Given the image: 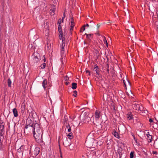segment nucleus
Instances as JSON below:
<instances>
[{
	"label": "nucleus",
	"mask_w": 158,
	"mask_h": 158,
	"mask_svg": "<svg viewBox=\"0 0 158 158\" xmlns=\"http://www.w3.org/2000/svg\"><path fill=\"white\" fill-rule=\"evenodd\" d=\"M35 127V129L34 128L32 131L33 135L36 141L40 143L43 142L42 137L43 132L40 125H37Z\"/></svg>",
	"instance_id": "nucleus-1"
},
{
	"label": "nucleus",
	"mask_w": 158,
	"mask_h": 158,
	"mask_svg": "<svg viewBox=\"0 0 158 158\" xmlns=\"http://www.w3.org/2000/svg\"><path fill=\"white\" fill-rule=\"evenodd\" d=\"M37 125H39V124L35 123L32 121L31 120L27 119L26 122V125L25 127V129H27V131H29L30 130H32V131H34V129L36 128L35 126Z\"/></svg>",
	"instance_id": "nucleus-2"
},
{
	"label": "nucleus",
	"mask_w": 158,
	"mask_h": 158,
	"mask_svg": "<svg viewBox=\"0 0 158 158\" xmlns=\"http://www.w3.org/2000/svg\"><path fill=\"white\" fill-rule=\"evenodd\" d=\"M63 145L65 147L69 146L71 144V140L68 139L67 137L63 138Z\"/></svg>",
	"instance_id": "nucleus-3"
},
{
	"label": "nucleus",
	"mask_w": 158,
	"mask_h": 158,
	"mask_svg": "<svg viewBox=\"0 0 158 158\" xmlns=\"http://www.w3.org/2000/svg\"><path fill=\"white\" fill-rule=\"evenodd\" d=\"M133 107L135 108L136 110L138 111H141L143 112V107L141 106H140L138 104H135L133 105Z\"/></svg>",
	"instance_id": "nucleus-4"
},
{
	"label": "nucleus",
	"mask_w": 158,
	"mask_h": 158,
	"mask_svg": "<svg viewBox=\"0 0 158 158\" xmlns=\"http://www.w3.org/2000/svg\"><path fill=\"white\" fill-rule=\"evenodd\" d=\"M62 26H61V24L58 25V30L59 34V38L60 40L62 39L63 37V32L62 29Z\"/></svg>",
	"instance_id": "nucleus-5"
},
{
	"label": "nucleus",
	"mask_w": 158,
	"mask_h": 158,
	"mask_svg": "<svg viewBox=\"0 0 158 158\" xmlns=\"http://www.w3.org/2000/svg\"><path fill=\"white\" fill-rule=\"evenodd\" d=\"M101 112L98 110H97L95 113V118L97 120L99 119L101 115Z\"/></svg>",
	"instance_id": "nucleus-6"
},
{
	"label": "nucleus",
	"mask_w": 158,
	"mask_h": 158,
	"mask_svg": "<svg viewBox=\"0 0 158 158\" xmlns=\"http://www.w3.org/2000/svg\"><path fill=\"white\" fill-rule=\"evenodd\" d=\"M85 35H86V38L88 40L89 42H90L91 40V39L93 38V34H87L85 33Z\"/></svg>",
	"instance_id": "nucleus-7"
},
{
	"label": "nucleus",
	"mask_w": 158,
	"mask_h": 158,
	"mask_svg": "<svg viewBox=\"0 0 158 158\" xmlns=\"http://www.w3.org/2000/svg\"><path fill=\"white\" fill-rule=\"evenodd\" d=\"M40 57V54L37 52H34L32 56V57L33 58L35 59H39V60H40L39 57Z\"/></svg>",
	"instance_id": "nucleus-8"
},
{
	"label": "nucleus",
	"mask_w": 158,
	"mask_h": 158,
	"mask_svg": "<svg viewBox=\"0 0 158 158\" xmlns=\"http://www.w3.org/2000/svg\"><path fill=\"white\" fill-rule=\"evenodd\" d=\"M40 150V149L39 147H36L34 151V153L35 155L37 156L39 153Z\"/></svg>",
	"instance_id": "nucleus-9"
},
{
	"label": "nucleus",
	"mask_w": 158,
	"mask_h": 158,
	"mask_svg": "<svg viewBox=\"0 0 158 158\" xmlns=\"http://www.w3.org/2000/svg\"><path fill=\"white\" fill-rule=\"evenodd\" d=\"M36 114V113L34 111H32L29 114V117L31 118L32 119L34 118V116Z\"/></svg>",
	"instance_id": "nucleus-10"
},
{
	"label": "nucleus",
	"mask_w": 158,
	"mask_h": 158,
	"mask_svg": "<svg viewBox=\"0 0 158 158\" xmlns=\"http://www.w3.org/2000/svg\"><path fill=\"white\" fill-rule=\"evenodd\" d=\"M47 81L46 79L44 80L43 82L42 83V86L43 87L44 89H45L47 87Z\"/></svg>",
	"instance_id": "nucleus-11"
},
{
	"label": "nucleus",
	"mask_w": 158,
	"mask_h": 158,
	"mask_svg": "<svg viewBox=\"0 0 158 158\" xmlns=\"http://www.w3.org/2000/svg\"><path fill=\"white\" fill-rule=\"evenodd\" d=\"M147 137V139L149 142H150L152 141V136L149 134V132H148V133L146 134Z\"/></svg>",
	"instance_id": "nucleus-12"
},
{
	"label": "nucleus",
	"mask_w": 158,
	"mask_h": 158,
	"mask_svg": "<svg viewBox=\"0 0 158 158\" xmlns=\"http://www.w3.org/2000/svg\"><path fill=\"white\" fill-rule=\"evenodd\" d=\"M13 112L14 116L15 117H17L18 116V112L16 108H15L13 110Z\"/></svg>",
	"instance_id": "nucleus-13"
},
{
	"label": "nucleus",
	"mask_w": 158,
	"mask_h": 158,
	"mask_svg": "<svg viewBox=\"0 0 158 158\" xmlns=\"http://www.w3.org/2000/svg\"><path fill=\"white\" fill-rule=\"evenodd\" d=\"M24 150V146L23 145L21 146L18 149L17 151L19 153L23 152Z\"/></svg>",
	"instance_id": "nucleus-14"
},
{
	"label": "nucleus",
	"mask_w": 158,
	"mask_h": 158,
	"mask_svg": "<svg viewBox=\"0 0 158 158\" xmlns=\"http://www.w3.org/2000/svg\"><path fill=\"white\" fill-rule=\"evenodd\" d=\"M50 8V10L52 12H55L56 9L55 5L52 4L51 5Z\"/></svg>",
	"instance_id": "nucleus-15"
},
{
	"label": "nucleus",
	"mask_w": 158,
	"mask_h": 158,
	"mask_svg": "<svg viewBox=\"0 0 158 158\" xmlns=\"http://www.w3.org/2000/svg\"><path fill=\"white\" fill-rule=\"evenodd\" d=\"M62 48H61V50L63 52L64 51V48L65 46V43L63 42V41L65 40V39L64 38H63L62 37Z\"/></svg>",
	"instance_id": "nucleus-16"
},
{
	"label": "nucleus",
	"mask_w": 158,
	"mask_h": 158,
	"mask_svg": "<svg viewBox=\"0 0 158 158\" xmlns=\"http://www.w3.org/2000/svg\"><path fill=\"white\" fill-rule=\"evenodd\" d=\"M40 60L39 59H35L32 57V59L31 60L33 64L36 63Z\"/></svg>",
	"instance_id": "nucleus-17"
},
{
	"label": "nucleus",
	"mask_w": 158,
	"mask_h": 158,
	"mask_svg": "<svg viewBox=\"0 0 158 158\" xmlns=\"http://www.w3.org/2000/svg\"><path fill=\"white\" fill-rule=\"evenodd\" d=\"M72 88L73 89H75L77 87V83H73L72 84Z\"/></svg>",
	"instance_id": "nucleus-18"
},
{
	"label": "nucleus",
	"mask_w": 158,
	"mask_h": 158,
	"mask_svg": "<svg viewBox=\"0 0 158 158\" xmlns=\"http://www.w3.org/2000/svg\"><path fill=\"white\" fill-rule=\"evenodd\" d=\"M112 134L115 137L117 138H118L119 137V134L116 131H114L113 132Z\"/></svg>",
	"instance_id": "nucleus-19"
},
{
	"label": "nucleus",
	"mask_w": 158,
	"mask_h": 158,
	"mask_svg": "<svg viewBox=\"0 0 158 158\" xmlns=\"http://www.w3.org/2000/svg\"><path fill=\"white\" fill-rule=\"evenodd\" d=\"M67 136L70 140L72 139L73 137V136L72 132L69 133L67 135Z\"/></svg>",
	"instance_id": "nucleus-20"
},
{
	"label": "nucleus",
	"mask_w": 158,
	"mask_h": 158,
	"mask_svg": "<svg viewBox=\"0 0 158 158\" xmlns=\"http://www.w3.org/2000/svg\"><path fill=\"white\" fill-rule=\"evenodd\" d=\"M70 19L71 20L70 26H73L74 27L75 26V24L74 21V19L73 18L71 17Z\"/></svg>",
	"instance_id": "nucleus-21"
},
{
	"label": "nucleus",
	"mask_w": 158,
	"mask_h": 158,
	"mask_svg": "<svg viewBox=\"0 0 158 158\" xmlns=\"http://www.w3.org/2000/svg\"><path fill=\"white\" fill-rule=\"evenodd\" d=\"M25 107L24 106L22 105L21 108V111L22 113H24L25 111Z\"/></svg>",
	"instance_id": "nucleus-22"
},
{
	"label": "nucleus",
	"mask_w": 158,
	"mask_h": 158,
	"mask_svg": "<svg viewBox=\"0 0 158 158\" xmlns=\"http://www.w3.org/2000/svg\"><path fill=\"white\" fill-rule=\"evenodd\" d=\"M3 122H2V123H1V125L0 127V131H2V130L4 131V125L3 124Z\"/></svg>",
	"instance_id": "nucleus-23"
},
{
	"label": "nucleus",
	"mask_w": 158,
	"mask_h": 158,
	"mask_svg": "<svg viewBox=\"0 0 158 158\" xmlns=\"http://www.w3.org/2000/svg\"><path fill=\"white\" fill-rule=\"evenodd\" d=\"M94 70L96 71V73L98 75H99L100 74V69L99 67L97 68H95V69H94Z\"/></svg>",
	"instance_id": "nucleus-24"
},
{
	"label": "nucleus",
	"mask_w": 158,
	"mask_h": 158,
	"mask_svg": "<svg viewBox=\"0 0 158 158\" xmlns=\"http://www.w3.org/2000/svg\"><path fill=\"white\" fill-rule=\"evenodd\" d=\"M127 118L129 120H130L133 118L132 115L131 113L127 114Z\"/></svg>",
	"instance_id": "nucleus-25"
},
{
	"label": "nucleus",
	"mask_w": 158,
	"mask_h": 158,
	"mask_svg": "<svg viewBox=\"0 0 158 158\" xmlns=\"http://www.w3.org/2000/svg\"><path fill=\"white\" fill-rule=\"evenodd\" d=\"M68 120V119L67 116H64V123H66V125H68V123H67Z\"/></svg>",
	"instance_id": "nucleus-26"
},
{
	"label": "nucleus",
	"mask_w": 158,
	"mask_h": 158,
	"mask_svg": "<svg viewBox=\"0 0 158 158\" xmlns=\"http://www.w3.org/2000/svg\"><path fill=\"white\" fill-rule=\"evenodd\" d=\"M66 128L68 129V131L69 133L71 132V127L69 123H68V125H66Z\"/></svg>",
	"instance_id": "nucleus-27"
},
{
	"label": "nucleus",
	"mask_w": 158,
	"mask_h": 158,
	"mask_svg": "<svg viewBox=\"0 0 158 158\" xmlns=\"http://www.w3.org/2000/svg\"><path fill=\"white\" fill-rule=\"evenodd\" d=\"M11 81L10 78H9L7 80L8 85L9 87H11Z\"/></svg>",
	"instance_id": "nucleus-28"
},
{
	"label": "nucleus",
	"mask_w": 158,
	"mask_h": 158,
	"mask_svg": "<svg viewBox=\"0 0 158 158\" xmlns=\"http://www.w3.org/2000/svg\"><path fill=\"white\" fill-rule=\"evenodd\" d=\"M106 68L107 69H106V72L107 73L109 74V65L108 64H107L106 65Z\"/></svg>",
	"instance_id": "nucleus-29"
},
{
	"label": "nucleus",
	"mask_w": 158,
	"mask_h": 158,
	"mask_svg": "<svg viewBox=\"0 0 158 158\" xmlns=\"http://www.w3.org/2000/svg\"><path fill=\"white\" fill-rule=\"evenodd\" d=\"M135 152H131L130 154V158H133L134 156Z\"/></svg>",
	"instance_id": "nucleus-30"
},
{
	"label": "nucleus",
	"mask_w": 158,
	"mask_h": 158,
	"mask_svg": "<svg viewBox=\"0 0 158 158\" xmlns=\"http://www.w3.org/2000/svg\"><path fill=\"white\" fill-rule=\"evenodd\" d=\"M4 130H2V131H0V136L2 137V139H3L4 138L3 135H4Z\"/></svg>",
	"instance_id": "nucleus-31"
},
{
	"label": "nucleus",
	"mask_w": 158,
	"mask_h": 158,
	"mask_svg": "<svg viewBox=\"0 0 158 158\" xmlns=\"http://www.w3.org/2000/svg\"><path fill=\"white\" fill-rule=\"evenodd\" d=\"M103 41L104 43L106 44L107 46H108V43L107 41L106 40V38L105 36H104V39H103Z\"/></svg>",
	"instance_id": "nucleus-32"
},
{
	"label": "nucleus",
	"mask_w": 158,
	"mask_h": 158,
	"mask_svg": "<svg viewBox=\"0 0 158 158\" xmlns=\"http://www.w3.org/2000/svg\"><path fill=\"white\" fill-rule=\"evenodd\" d=\"M74 27L73 26H70V28L69 29V31L71 34V35H72V32L73 30V28Z\"/></svg>",
	"instance_id": "nucleus-33"
},
{
	"label": "nucleus",
	"mask_w": 158,
	"mask_h": 158,
	"mask_svg": "<svg viewBox=\"0 0 158 158\" xmlns=\"http://www.w3.org/2000/svg\"><path fill=\"white\" fill-rule=\"evenodd\" d=\"M41 69H44L46 67V64L45 63H43L40 66Z\"/></svg>",
	"instance_id": "nucleus-34"
},
{
	"label": "nucleus",
	"mask_w": 158,
	"mask_h": 158,
	"mask_svg": "<svg viewBox=\"0 0 158 158\" xmlns=\"http://www.w3.org/2000/svg\"><path fill=\"white\" fill-rule=\"evenodd\" d=\"M73 93L74 94L73 95V96L74 97H76L77 95V92L75 90L73 91Z\"/></svg>",
	"instance_id": "nucleus-35"
},
{
	"label": "nucleus",
	"mask_w": 158,
	"mask_h": 158,
	"mask_svg": "<svg viewBox=\"0 0 158 158\" xmlns=\"http://www.w3.org/2000/svg\"><path fill=\"white\" fill-rule=\"evenodd\" d=\"M123 83H124V87L126 89H127V83L126 82H125V80L123 79Z\"/></svg>",
	"instance_id": "nucleus-36"
},
{
	"label": "nucleus",
	"mask_w": 158,
	"mask_h": 158,
	"mask_svg": "<svg viewBox=\"0 0 158 158\" xmlns=\"http://www.w3.org/2000/svg\"><path fill=\"white\" fill-rule=\"evenodd\" d=\"M61 22H62V21L61 20V19H60L58 20V21L57 22V24H58V25H59V24L60 25L61 23Z\"/></svg>",
	"instance_id": "nucleus-37"
},
{
	"label": "nucleus",
	"mask_w": 158,
	"mask_h": 158,
	"mask_svg": "<svg viewBox=\"0 0 158 158\" xmlns=\"http://www.w3.org/2000/svg\"><path fill=\"white\" fill-rule=\"evenodd\" d=\"M65 13L64 12L63 13V16L62 17V20H61L62 21V23L63 22L64 19V18H65Z\"/></svg>",
	"instance_id": "nucleus-38"
},
{
	"label": "nucleus",
	"mask_w": 158,
	"mask_h": 158,
	"mask_svg": "<svg viewBox=\"0 0 158 158\" xmlns=\"http://www.w3.org/2000/svg\"><path fill=\"white\" fill-rule=\"evenodd\" d=\"M98 68V66L96 64H95L94 66V67H93L94 68V69H95V68Z\"/></svg>",
	"instance_id": "nucleus-39"
},
{
	"label": "nucleus",
	"mask_w": 158,
	"mask_h": 158,
	"mask_svg": "<svg viewBox=\"0 0 158 158\" xmlns=\"http://www.w3.org/2000/svg\"><path fill=\"white\" fill-rule=\"evenodd\" d=\"M111 108L112 110H113L114 111H115V107L114 106L112 105Z\"/></svg>",
	"instance_id": "nucleus-40"
},
{
	"label": "nucleus",
	"mask_w": 158,
	"mask_h": 158,
	"mask_svg": "<svg viewBox=\"0 0 158 158\" xmlns=\"http://www.w3.org/2000/svg\"><path fill=\"white\" fill-rule=\"evenodd\" d=\"M81 29H82L83 31H84L85 30V26H83L81 28Z\"/></svg>",
	"instance_id": "nucleus-41"
},
{
	"label": "nucleus",
	"mask_w": 158,
	"mask_h": 158,
	"mask_svg": "<svg viewBox=\"0 0 158 158\" xmlns=\"http://www.w3.org/2000/svg\"><path fill=\"white\" fill-rule=\"evenodd\" d=\"M85 72L86 73H89V76H90V72L88 70H86Z\"/></svg>",
	"instance_id": "nucleus-42"
},
{
	"label": "nucleus",
	"mask_w": 158,
	"mask_h": 158,
	"mask_svg": "<svg viewBox=\"0 0 158 158\" xmlns=\"http://www.w3.org/2000/svg\"><path fill=\"white\" fill-rule=\"evenodd\" d=\"M55 12H50V15L51 16L54 15H55Z\"/></svg>",
	"instance_id": "nucleus-43"
},
{
	"label": "nucleus",
	"mask_w": 158,
	"mask_h": 158,
	"mask_svg": "<svg viewBox=\"0 0 158 158\" xmlns=\"http://www.w3.org/2000/svg\"><path fill=\"white\" fill-rule=\"evenodd\" d=\"M155 144L156 145H158V138H157L156 141L155 143Z\"/></svg>",
	"instance_id": "nucleus-44"
},
{
	"label": "nucleus",
	"mask_w": 158,
	"mask_h": 158,
	"mask_svg": "<svg viewBox=\"0 0 158 158\" xmlns=\"http://www.w3.org/2000/svg\"><path fill=\"white\" fill-rule=\"evenodd\" d=\"M127 85H130V82L129 81H128V80H127Z\"/></svg>",
	"instance_id": "nucleus-45"
},
{
	"label": "nucleus",
	"mask_w": 158,
	"mask_h": 158,
	"mask_svg": "<svg viewBox=\"0 0 158 158\" xmlns=\"http://www.w3.org/2000/svg\"><path fill=\"white\" fill-rule=\"evenodd\" d=\"M149 121L150 123H152L153 122V120L152 119V118H150L149 119Z\"/></svg>",
	"instance_id": "nucleus-46"
},
{
	"label": "nucleus",
	"mask_w": 158,
	"mask_h": 158,
	"mask_svg": "<svg viewBox=\"0 0 158 158\" xmlns=\"http://www.w3.org/2000/svg\"><path fill=\"white\" fill-rule=\"evenodd\" d=\"M100 24H98L97 25V28L98 29L99 28V27H100Z\"/></svg>",
	"instance_id": "nucleus-47"
},
{
	"label": "nucleus",
	"mask_w": 158,
	"mask_h": 158,
	"mask_svg": "<svg viewBox=\"0 0 158 158\" xmlns=\"http://www.w3.org/2000/svg\"><path fill=\"white\" fill-rule=\"evenodd\" d=\"M60 157H61V158H63V157H62V152H61L60 150Z\"/></svg>",
	"instance_id": "nucleus-48"
},
{
	"label": "nucleus",
	"mask_w": 158,
	"mask_h": 158,
	"mask_svg": "<svg viewBox=\"0 0 158 158\" xmlns=\"http://www.w3.org/2000/svg\"><path fill=\"white\" fill-rule=\"evenodd\" d=\"M152 154H157V152L156 151H153L152 152Z\"/></svg>",
	"instance_id": "nucleus-49"
},
{
	"label": "nucleus",
	"mask_w": 158,
	"mask_h": 158,
	"mask_svg": "<svg viewBox=\"0 0 158 158\" xmlns=\"http://www.w3.org/2000/svg\"><path fill=\"white\" fill-rule=\"evenodd\" d=\"M43 57H44V59H43L44 62H45L46 61V58H45V56L44 55L43 56Z\"/></svg>",
	"instance_id": "nucleus-50"
},
{
	"label": "nucleus",
	"mask_w": 158,
	"mask_h": 158,
	"mask_svg": "<svg viewBox=\"0 0 158 158\" xmlns=\"http://www.w3.org/2000/svg\"><path fill=\"white\" fill-rule=\"evenodd\" d=\"M3 144H2V143H0V147H1L2 148L3 147Z\"/></svg>",
	"instance_id": "nucleus-51"
},
{
	"label": "nucleus",
	"mask_w": 158,
	"mask_h": 158,
	"mask_svg": "<svg viewBox=\"0 0 158 158\" xmlns=\"http://www.w3.org/2000/svg\"><path fill=\"white\" fill-rule=\"evenodd\" d=\"M67 78H69V77H68L67 75H66L65 77V79L66 80H67Z\"/></svg>",
	"instance_id": "nucleus-52"
},
{
	"label": "nucleus",
	"mask_w": 158,
	"mask_h": 158,
	"mask_svg": "<svg viewBox=\"0 0 158 158\" xmlns=\"http://www.w3.org/2000/svg\"><path fill=\"white\" fill-rule=\"evenodd\" d=\"M69 84V82H66L65 83V84L66 85H68Z\"/></svg>",
	"instance_id": "nucleus-53"
},
{
	"label": "nucleus",
	"mask_w": 158,
	"mask_h": 158,
	"mask_svg": "<svg viewBox=\"0 0 158 158\" xmlns=\"http://www.w3.org/2000/svg\"><path fill=\"white\" fill-rule=\"evenodd\" d=\"M132 136H133V137H134V139L136 141V138L135 137V136L134 135H132Z\"/></svg>",
	"instance_id": "nucleus-54"
},
{
	"label": "nucleus",
	"mask_w": 158,
	"mask_h": 158,
	"mask_svg": "<svg viewBox=\"0 0 158 158\" xmlns=\"http://www.w3.org/2000/svg\"><path fill=\"white\" fill-rule=\"evenodd\" d=\"M88 117L87 116H86V117ZM86 118H87L88 119V120H89L90 119V118L89 117H86Z\"/></svg>",
	"instance_id": "nucleus-55"
},
{
	"label": "nucleus",
	"mask_w": 158,
	"mask_h": 158,
	"mask_svg": "<svg viewBox=\"0 0 158 158\" xmlns=\"http://www.w3.org/2000/svg\"><path fill=\"white\" fill-rule=\"evenodd\" d=\"M84 26H85V27L86 26L88 27L89 26V24H87L86 25H84Z\"/></svg>",
	"instance_id": "nucleus-56"
},
{
	"label": "nucleus",
	"mask_w": 158,
	"mask_h": 158,
	"mask_svg": "<svg viewBox=\"0 0 158 158\" xmlns=\"http://www.w3.org/2000/svg\"><path fill=\"white\" fill-rule=\"evenodd\" d=\"M83 31V30L81 29L80 30V32H82Z\"/></svg>",
	"instance_id": "nucleus-57"
},
{
	"label": "nucleus",
	"mask_w": 158,
	"mask_h": 158,
	"mask_svg": "<svg viewBox=\"0 0 158 158\" xmlns=\"http://www.w3.org/2000/svg\"><path fill=\"white\" fill-rule=\"evenodd\" d=\"M90 23H93V24L94 23V22H93V21H90Z\"/></svg>",
	"instance_id": "nucleus-58"
},
{
	"label": "nucleus",
	"mask_w": 158,
	"mask_h": 158,
	"mask_svg": "<svg viewBox=\"0 0 158 158\" xmlns=\"http://www.w3.org/2000/svg\"><path fill=\"white\" fill-rule=\"evenodd\" d=\"M157 14V16L158 17V10H157V12H156Z\"/></svg>",
	"instance_id": "nucleus-59"
},
{
	"label": "nucleus",
	"mask_w": 158,
	"mask_h": 158,
	"mask_svg": "<svg viewBox=\"0 0 158 158\" xmlns=\"http://www.w3.org/2000/svg\"><path fill=\"white\" fill-rule=\"evenodd\" d=\"M24 133H25V130L24 131Z\"/></svg>",
	"instance_id": "nucleus-60"
},
{
	"label": "nucleus",
	"mask_w": 158,
	"mask_h": 158,
	"mask_svg": "<svg viewBox=\"0 0 158 158\" xmlns=\"http://www.w3.org/2000/svg\"><path fill=\"white\" fill-rule=\"evenodd\" d=\"M58 142H59V139H58Z\"/></svg>",
	"instance_id": "nucleus-61"
},
{
	"label": "nucleus",
	"mask_w": 158,
	"mask_h": 158,
	"mask_svg": "<svg viewBox=\"0 0 158 158\" xmlns=\"http://www.w3.org/2000/svg\"><path fill=\"white\" fill-rule=\"evenodd\" d=\"M96 51L98 52V51L97 50Z\"/></svg>",
	"instance_id": "nucleus-62"
},
{
	"label": "nucleus",
	"mask_w": 158,
	"mask_h": 158,
	"mask_svg": "<svg viewBox=\"0 0 158 158\" xmlns=\"http://www.w3.org/2000/svg\"><path fill=\"white\" fill-rule=\"evenodd\" d=\"M121 156H120V157L119 158H121Z\"/></svg>",
	"instance_id": "nucleus-63"
},
{
	"label": "nucleus",
	"mask_w": 158,
	"mask_h": 158,
	"mask_svg": "<svg viewBox=\"0 0 158 158\" xmlns=\"http://www.w3.org/2000/svg\"><path fill=\"white\" fill-rule=\"evenodd\" d=\"M84 43L85 44V42H84Z\"/></svg>",
	"instance_id": "nucleus-64"
}]
</instances>
